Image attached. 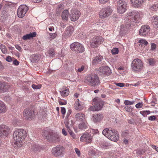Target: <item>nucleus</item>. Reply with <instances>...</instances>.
I'll return each instance as SVG.
<instances>
[{"label": "nucleus", "instance_id": "nucleus-18", "mask_svg": "<svg viewBox=\"0 0 158 158\" xmlns=\"http://www.w3.org/2000/svg\"><path fill=\"white\" fill-rule=\"evenodd\" d=\"M92 136L89 133H84L81 137L80 140L84 142L90 143L91 142Z\"/></svg>", "mask_w": 158, "mask_h": 158}, {"label": "nucleus", "instance_id": "nucleus-62", "mask_svg": "<svg viewBox=\"0 0 158 158\" xmlns=\"http://www.w3.org/2000/svg\"><path fill=\"white\" fill-rule=\"evenodd\" d=\"M140 113L144 116H146V114L145 111H140Z\"/></svg>", "mask_w": 158, "mask_h": 158}, {"label": "nucleus", "instance_id": "nucleus-30", "mask_svg": "<svg viewBox=\"0 0 158 158\" xmlns=\"http://www.w3.org/2000/svg\"><path fill=\"white\" fill-rule=\"evenodd\" d=\"M39 59V56L36 54H34L31 56L30 60L31 62H37Z\"/></svg>", "mask_w": 158, "mask_h": 158}, {"label": "nucleus", "instance_id": "nucleus-8", "mask_svg": "<svg viewBox=\"0 0 158 158\" xmlns=\"http://www.w3.org/2000/svg\"><path fill=\"white\" fill-rule=\"evenodd\" d=\"M65 148L63 146L58 145L53 148L52 152V154L56 157L62 156L64 154Z\"/></svg>", "mask_w": 158, "mask_h": 158}, {"label": "nucleus", "instance_id": "nucleus-22", "mask_svg": "<svg viewBox=\"0 0 158 158\" xmlns=\"http://www.w3.org/2000/svg\"><path fill=\"white\" fill-rule=\"evenodd\" d=\"M133 6L135 7L141 6L143 4L145 0H130Z\"/></svg>", "mask_w": 158, "mask_h": 158}, {"label": "nucleus", "instance_id": "nucleus-20", "mask_svg": "<svg viewBox=\"0 0 158 158\" xmlns=\"http://www.w3.org/2000/svg\"><path fill=\"white\" fill-rule=\"evenodd\" d=\"M113 134H111V136H110L108 139L111 140L114 142H116L119 139V136L118 132L114 130H113Z\"/></svg>", "mask_w": 158, "mask_h": 158}, {"label": "nucleus", "instance_id": "nucleus-32", "mask_svg": "<svg viewBox=\"0 0 158 158\" xmlns=\"http://www.w3.org/2000/svg\"><path fill=\"white\" fill-rule=\"evenodd\" d=\"M69 16V11L67 10H64L62 13L61 17L63 20H67Z\"/></svg>", "mask_w": 158, "mask_h": 158}, {"label": "nucleus", "instance_id": "nucleus-60", "mask_svg": "<svg viewBox=\"0 0 158 158\" xmlns=\"http://www.w3.org/2000/svg\"><path fill=\"white\" fill-rule=\"evenodd\" d=\"M13 63L16 65H18L19 64V62L16 60H15L13 61Z\"/></svg>", "mask_w": 158, "mask_h": 158}, {"label": "nucleus", "instance_id": "nucleus-39", "mask_svg": "<svg viewBox=\"0 0 158 158\" xmlns=\"http://www.w3.org/2000/svg\"><path fill=\"white\" fill-rule=\"evenodd\" d=\"M122 135L124 138H128L130 135V132L128 130H126L123 131L122 133Z\"/></svg>", "mask_w": 158, "mask_h": 158}, {"label": "nucleus", "instance_id": "nucleus-56", "mask_svg": "<svg viewBox=\"0 0 158 158\" xmlns=\"http://www.w3.org/2000/svg\"><path fill=\"white\" fill-rule=\"evenodd\" d=\"M50 37L52 39H54L55 38L56 36V34L55 33L52 34V33H50Z\"/></svg>", "mask_w": 158, "mask_h": 158}, {"label": "nucleus", "instance_id": "nucleus-9", "mask_svg": "<svg viewBox=\"0 0 158 158\" xmlns=\"http://www.w3.org/2000/svg\"><path fill=\"white\" fill-rule=\"evenodd\" d=\"M71 49L77 52H82L85 50L83 46L80 43L75 42L70 45Z\"/></svg>", "mask_w": 158, "mask_h": 158}, {"label": "nucleus", "instance_id": "nucleus-1", "mask_svg": "<svg viewBox=\"0 0 158 158\" xmlns=\"http://www.w3.org/2000/svg\"><path fill=\"white\" fill-rule=\"evenodd\" d=\"M127 15L129 19L128 22L126 24L122 25L120 28V31L122 32H125L131 25H135L140 21L139 13L137 11L131 10L128 12Z\"/></svg>", "mask_w": 158, "mask_h": 158}, {"label": "nucleus", "instance_id": "nucleus-38", "mask_svg": "<svg viewBox=\"0 0 158 158\" xmlns=\"http://www.w3.org/2000/svg\"><path fill=\"white\" fill-rule=\"evenodd\" d=\"M6 106L3 103L0 102V113L4 112L5 111Z\"/></svg>", "mask_w": 158, "mask_h": 158}, {"label": "nucleus", "instance_id": "nucleus-35", "mask_svg": "<svg viewBox=\"0 0 158 158\" xmlns=\"http://www.w3.org/2000/svg\"><path fill=\"white\" fill-rule=\"evenodd\" d=\"M147 63L151 66H154L156 62V60L153 58H149L147 59Z\"/></svg>", "mask_w": 158, "mask_h": 158}, {"label": "nucleus", "instance_id": "nucleus-48", "mask_svg": "<svg viewBox=\"0 0 158 158\" xmlns=\"http://www.w3.org/2000/svg\"><path fill=\"white\" fill-rule=\"evenodd\" d=\"M32 87L34 89H39L41 88V85H35L34 84H33L32 85Z\"/></svg>", "mask_w": 158, "mask_h": 158}, {"label": "nucleus", "instance_id": "nucleus-43", "mask_svg": "<svg viewBox=\"0 0 158 158\" xmlns=\"http://www.w3.org/2000/svg\"><path fill=\"white\" fill-rule=\"evenodd\" d=\"M135 103V101H130L129 100H126L124 101V104L127 106L130 105H131Z\"/></svg>", "mask_w": 158, "mask_h": 158}, {"label": "nucleus", "instance_id": "nucleus-64", "mask_svg": "<svg viewBox=\"0 0 158 158\" xmlns=\"http://www.w3.org/2000/svg\"><path fill=\"white\" fill-rule=\"evenodd\" d=\"M108 1V0H99V2L100 3H103L107 2Z\"/></svg>", "mask_w": 158, "mask_h": 158}, {"label": "nucleus", "instance_id": "nucleus-45", "mask_svg": "<svg viewBox=\"0 0 158 158\" xmlns=\"http://www.w3.org/2000/svg\"><path fill=\"white\" fill-rule=\"evenodd\" d=\"M68 131L70 135L72 137L73 139H77L76 136L74 133L72 132L71 130H68Z\"/></svg>", "mask_w": 158, "mask_h": 158}, {"label": "nucleus", "instance_id": "nucleus-10", "mask_svg": "<svg viewBox=\"0 0 158 158\" xmlns=\"http://www.w3.org/2000/svg\"><path fill=\"white\" fill-rule=\"evenodd\" d=\"M104 41V39L101 36L94 37L91 41V46L93 48H97Z\"/></svg>", "mask_w": 158, "mask_h": 158}, {"label": "nucleus", "instance_id": "nucleus-58", "mask_svg": "<svg viewBox=\"0 0 158 158\" xmlns=\"http://www.w3.org/2000/svg\"><path fill=\"white\" fill-rule=\"evenodd\" d=\"M116 85L121 87H123L124 86V84L120 83H116Z\"/></svg>", "mask_w": 158, "mask_h": 158}, {"label": "nucleus", "instance_id": "nucleus-61", "mask_svg": "<svg viewBox=\"0 0 158 158\" xmlns=\"http://www.w3.org/2000/svg\"><path fill=\"white\" fill-rule=\"evenodd\" d=\"M62 134L64 135H66L67 134V132L64 128L62 129Z\"/></svg>", "mask_w": 158, "mask_h": 158}, {"label": "nucleus", "instance_id": "nucleus-5", "mask_svg": "<svg viewBox=\"0 0 158 158\" xmlns=\"http://www.w3.org/2000/svg\"><path fill=\"white\" fill-rule=\"evenodd\" d=\"M132 70L136 72L141 71L143 68V64L142 61L139 59H134L131 64Z\"/></svg>", "mask_w": 158, "mask_h": 158}, {"label": "nucleus", "instance_id": "nucleus-59", "mask_svg": "<svg viewBox=\"0 0 158 158\" xmlns=\"http://www.w3.org/2000/svg\"><path fill=\"white\" fill-rule=\"evenodd\" d=\"M15 47L19 51H22V48L20 46H19L18 45H15Z\"/></svg>", "mask_w": 158, "mask_h": 158}, {"label": "nucleus", "instance_id": "nucleus-15", "mask_svg": "<svg viewBox=\"0 0 158 158\" xmlns=\"http://www.w3.org/2000/svg\"><path fill=\"white\" fill-rule=\"evenodd\" d=\"M10 129L8 126L5 125H0V137L2 136H7Z\"/></svg>", "mask_w": 158, "mask_h": 158}, {"label": "nucleus", "instance_id": "nucleus-40", "mask_svg": "<svg viewBox=\"0 0 158 158\" xmlns=\"http://www.w3.org/2000/svg\"><path fill=\"white\" fill-rule=\"evenodd\" d=\"M0 48L2 51V52L3 54H6L7 52V50L5 45L0 44Z\"/></svg>", "mask_w": 158, "mask_h": 158}, {"label": "nucleus", "instance_id": "nucleus-26", "mask_svg": "<svg viewBox=\"0 0 158 158\" xmlns=\"http://www.w3.org/2000/svg\"><path fill=\"white\" fill-rule=\"evenodd\" d=\"M41 149V148L38 144H34L31 146L30 151L34 152L36 153L39 151Z\"/></svg>", "mask_w": 158, "mask_h": 158}, {"label": "nucleus", "instance_id": "nucleus-17", "mask_svg": "<svg viewBox=\"0 0 158 158\" xmlns=\"http://www.w3.org/2000/svg\"><path fill=\"white\" fill-rule=\"evenodd\" d=\"M150 27L148 25H144L141 27L139 31V34L141 36H146L150 32Z\"/></svg>", "mask_w": 158, "mask_h": 158}, {"label": "nucleus", "instance_id": "nucleus-63", "mask_svg": "<svg viewBox=\"0 0 158 158\" xmlns=\"http://www.w3.org/2000/svg\"><path fill=\"white\" fill-rule=\"evenodd\" d=\"M152 147L153 149H155L156 150V151H157V152H158V147H157L153 145H152Z\"/></svg>", "mask_w": 158, "mask_h": 158}, {"label": "nucleus", "instance_id": "nucleus-33", "mask_svg": "<svg viewBox=\"0 0 158 158\" xmlns=\"http://www.w3.org/2000/svg\"><path fill=\"white\" fill-rule=\"evenodd\" d=\"M88 123L86 122H84L81 123L79 125V129L84 130L88 127Z\"/></svg>", "mask_w": 158, "mask_h": 158}, {"label": "nucleus", "instance_id": "nucleus-2", "mask_svg": "<svg viewBox=\"0 0 158 158\" xmlns=\"http://www.w3.org/2000/svg\"><path fill=\"white\" fill-rule=\"evenodd\" d=\"M27 132L25 130L22 129L15 130L13 134V137L15 141V146L20 147L22 145V141L24 140L27 135Z\"/></svg>", "mask_w": 158, "mask_h": 158}, {"label": "nucleus", "instance_id": "nucleus-16", "mask_svg": "<svg viewBox=\"0 0 158 158\" xmlns=\"http://www.w3.org/2000/svg\"><path fill=\"white\" fill-rule=\"evenodd\" d=\"M93 103L96 107L98 108L99 111L102 109L104 105L103 102L101 98H94L93 100Z\"/></svg>", "mask_w": 158, "mask_h": 158}, {"label": "nucleus", "instance_id": "nucleus-31", "mask_svg": "<svg viewBox=\"0 0 158 158\" xmlns=\"http://www.w3.org/2000/svg\"><path fill=\"white\" fill-rule=\"evenodd\" d=\"M103 59L102 56H96L93 60L92 63L94 64H96L102 61Z\"/></svg>", "mask_w": 158, "mask_h": 158}, {"label": "nucleus", "instance_id": "nucleus-4", "mask_svg": "<svg viewBox=\"0 0 158 158\" xmlns=\"http://www.w3.org/2000/svg\"><path fill=\"white\" fill-rule=\"evenodd\" d=\"M44 138L51 142H56L60 140L59 135L56 133L52 132H48L45 131L43 134Z\"/></svg>", "mask_w": 158, "mask_h": 158}, {"label": "nucleus", "instance_id": "nucleus-25", "mask_svg": "<svg viewBox=\"0 0 158 158\" xmlns=\"http://www.w3.org/2000/svg\"><path fill=\"white\" fill-rule=\"evenodd\" d=\"M36 33L35 32H33L32 33H30L29 34H26L23 36L22 39L24 40H27L30 39L31 38H33L36 36Z\"/></svg>", "mask_w": 158, "mask_h": 158}, {"label": "nucleus", "instance_id": "nucleus-13", "mask_svg": "<svg viewBox=\"0 0 158 158\" xmlns=\"http://www.w3.org/2000/svg\"><path fill=\"white\" fill-rule=\"evenodd\" d=\"M71 20L73 21H75L79 18L81 15L80 11L75 9H72L70 12Z\"/></svg>", "mask_w": 158, "mask_h": 158}, {"label": "nucleus", "instance_id": "nucleus-36", "mask_svg": "<svg viewBox=\"0 0 158 158\" xmlns=\"http://www.w3.org/2000/svg\"><path fill=\"white\" fill-rule=\"evenodd\" d=\"M61 95L63 97L67 96L69 93V91L68 89H66L64 90L60 91Z\"/></svg>", "mask_w": 158, "mask_h": 158}, {"label": "nucleus", "instance_id": "nucleus-7", "mask_svg": "<svg viewBox=\"0 0 158 158\" xmlns=\"http://www.w3.org/2000/svg\"><path fill=\"white\" fill-rule=\"evenodd\" d=\"M23 115L25 119L31 120L35 116V110L32 108H26L23 111Z\"/></svg>", "mask_w": 158, "mask_h": 158}, {"label": "nucleus", "instance_id": "nucleus-55", "mask_svg": "<svg viewBox=\"0 0 158 158\" xmlns=\"http://www.w3.org/2000/svg\"><path fill=\"white\" fill-rule=\"evenodd\" d=\"M59 103L60 105H65L67 104V102L65 101L64 102H62L61 101L59 100Z\"/></svg>", "mask_w": 158, "mask_h": 158}, {"label": "nucleus", "instance_id": "nucleus-49", "mask_svg": "<svg viewBox=\"0 0 158 158\" xmlns=\"http://www.w3.org/2000/svg\"><path fill=\"white\" fill-rule=\"evenodd\" d=\"M143 103L142 102H139L135 105V107L137 108H140L143 106Z\"/></svg>", "mask_w": 158, "mask_h": 158}, {"label": "nucleus", "instance_id": "nucleus-3", "mask_svg": "<svg viewBox=\"0 0 158 158\" xmlns=\"http://www.w3.org/2000/svg\"><path fill=\"white\" fill-rule=\"evenodd\" d=\"M85 82L88 85L93 87L97 86L100 83L98 76L95 74L88 75L85 77Z\"/></svg>", "mask_w": 158, "mask_h": 158}, {"label": "nucleus", "instance_id": "nucleus-46", "mask_svg": "<svg viewBox=\"0 0 158 158\" xmlns=\"http://www.w3.org/2000/svg\"><path fill=\"white\" fill-rule=\"evenodd\" d=\"M158 8V4H154L150 8L152 10H156Z\"/></svg>", "mask_w": 158, "mask_h": 158}, {"label": "nucleus", "instance_id": "nucleus-27", "mask_svg": "<svg viewBox=\"0 0 158 158\" xmlns=\"http://www.w3.org/2000/svg\"><path fill=\"white\" fill-rule=\"evenodd\" d=\"M75 118L77 120L83 121L85 120V115L83 113H79L75 115Z\"/></svg>", "mask_w": 158, "mask_h": 158}, {"label": "nucleus", "instance_id": "nucleus-23", "mask_svg": "<svg viewBox=\"0 0 158 158\" xmlns=\"http://www.w3.org/2000/svg\"><path fill=\"white\" fill-rule=\"evenodd\" d=\"M73 31V28L72 26H69L67 27L64 35L65 37L70 36L71 35Z\"/></svg>", "mask_w": 158, "mask_h": 158}, {"label": "nucleus", "instance_id": "nucleus-6", "mask_svg": "<svg viewBox=\"0 0 158 158\" xmlns=\"http://www.w3.org/2000/svg\"><path fill=\"white\" fill-rule=\"evenodd\" d=\"M118 12L120 14L124 13L127 10V4L124 0H116Z\"/></svg>", "mask_w": 158, "mask_h": 158}, {"label": "nucleus", "instance_id": "nucleus-53", "mask_svg": "<svg viewBox=\"0 0 158 158\" xmlns=\"http://www.w3.org/2000/svg\"><path fill=\"white\" fill-rule=\"evenodd\" d=\"M85 67L84 66H82L81 68H79L77 70V72H81L83 71Z\"/></svg>", "mask_w": 158, "mask_h": 158}, {"label": "nucleus", "instance_id": "nucleus-21", "mask_svg": "<svg viewBox=\"0 0 158 158\" xmlns=\"http://www.w3.org/2000/svg\"><path fill=\"white\" fill-rule=\"evenodd\" d=\"M9 84L6 82H0V92H4L7 91L10 88Z\"/></svg>", "mask_w": 158, "mask_h": 158}, {"label": "nucleus", "instance_id": "nucleus-54", "mask_svg": "<svg viewBox=\"0 0 158 158\" xmlns=\"http://www.w3.org/2000/svg\"><path fill=\"white\" fill-rule=\"evenodd\" d=\"M61 111L63 115H64L66 112L65 108L64 107H61Z\"/></svg>", "mask_w": 158, "mask_h": 158}, {"label": "nucleus", "instance_id": "nucleus-11", "mask_svg": "<svg viewBox=\"0 0 158 158\" xmlns=\"http://www.w3.org/2000/svg\"><path fill=\"white\" fill-rule=\"evenodd\" d=\"M111 8L108 6L106 8L102 9L99 13V17L101 18H104L109 16L112 12Z\"/></svg>", "mask_w": 158, "mask_h": 158}, {"label": "nucleus", "instance_id": "nucleus-24", "mask_svg": "<svg viewBox=\"0 0 158 158\" xmlns=\"http://www.w3.org/2000/svg\"><path fill=\"white\" fill-rule=\"evenodd\" d=\"M103 134L106 137L109 138L111 134H113V130L109 129L108 128H105L102 131Z\"/></svg>", "mask_w": 158, "mask_h": 158}, {"label": "nucleus", "instance_id": "nucleus-44", "mask_svg": "<svg viewBox=\"0 0 158 158\" xmlns=\"http://www.w3.org/2000/svg\"><path fill=\"white\" fill-rule=\"evenodd\" d=\"M111 52L114 55L117 54L118 52V49L117 48H114L111 50Z\"/></svg>", "mask_w": 158, "mask_h": 158}, {"label": "nucleus", "instance_id": "nucleus-37", "mask_svg": "<svg viewBox=\"0 0 158 158\" xmlns=\"http://www.w3.org/2000/svg\"><path fill=\"white\" fill-rule=\"evenodd\" d=\"M48 52L49 54V56L51 57H53L55 55V52L54 50V49L52 48H50L48 51Z\"/></svg>", "mask_w": 158, "mask_h": 158}, {"label": "nucleus", "instance_id": "nucleus-52", "mask_svg": "<svg viewBox=\"0 0 158 158\" xmlns=\"http://www.w3.org/2000/svg\"><path fill=\"white\" fill-rule=\"evenodd\" d=\"M76 153L78 156H80L81 155V153L80 150L77 148H75L74 149Z\"/></svg>", "mask_w": 158, "mask_h": 158}, {"label": "nucleus", "instance_id": "nucleus-51", "mask_svg": "<svg viewBox=\"0 0 158 158\" xmlns=\"http://www.w3.org/2000/svg\"><path fill=\"white\" fill-rule=\"evenodd\" d=\"M148 119L149 120L154 121L156 119V117L155 116L152 115L148 117Z\"/></svg>", "mask_w": 158, "mask_h": 158}, {"label": "nucleus", "instance_id": "nucleus-34", "mask_svg": "<svg viewBox=\"0 0 158 158\" xmlns=\"http://www.w3.org/2000/svg\"><path fill=\"white\" fill-rule=\"evenodd\" d=\"M139 42L140 43L139 45V47H141L143 48L148 44V42L145 40H140L139 41Z\"/></svg>", "mask_w": 158, "mask_h": 158}, {"label": "nucleus", "instance_id": "nucleus-12", "mask_svg": "<svg viewBox=\"0 0 158 158\" xmlns=\"http://www.w3.org/2000/svg\"><path fill=\"white\" fill-rule=\"evenodd\" d=\"M28 10V7L24 5H22L19 7L17 11L18 16L20 18L23 17Z\"/></svg>", "mask_w": 158, "mask_h": 158}, {"label": "nucleus", "instance_id": "nucleus-57", "mask_svg": "<svg viewBox=\"0 0 158 158\" xmlns=\"http://www.w3.org/2000/svg\"><path fill=\"white\" fill-rule=\"evenodd\" d=\"M6 60L8 62H10L12 60V58L10 56H8L6 58Z\"/></svg>", "mask_w": 158, "mask_h": 158}, {"label": "nucleus", "instance_id": "nucleus-50", "mask_svg": "<svg viewBox=\"0 0 158 158\" xmlns=\"http://www.w3.org/2000/svg\"><path fill=\"white\" fill-rule=\"evenodd\" d=\"M156 48V44L152 43L151 44V50H154Z\"/></svg>", "mask_w": 158, "mask_h": 158}, {"label": "nucleus", "instance_id": "nucleus-14", "mask_svg": "<svg viewBox=\"0 0 158 158\" xmlns=\"http://www.w3.org/2000/svg\"><path fill=\"white\" fill-rule=\"evenodd\" d=\"M98 73L104 76H109L111 73L110 68L107 66L100 67L98 69Z\"/></svg>", "mask_w": 158, "mask_h": 158}, {"label": "nucleus", "instance_id": "nucleus-41", "mask_svg": "<svg viewBox=\"0 0 158 158\" xmlns=\"http://www.w3.org/2000/svg\"><path fill=\"white\" fill-rule=\"evenodd\" d=\"M75 108L76 110H79L81 109V105L79 102L78 99L77 100L75 103Z\"/></svg>", "mask_w": 158, "mask_h": 158}, {"label": "nucleus", "instance_id": "nucleus-47", "mask_svg": "<svg viewBox=\"0 0 158 158\" xmlns=\"http://www.w3.org/2000/svg\"><path fill=\"white\" fill-rule=\"evenodd\" d=\"M125 110L127 112H131L132 111V108L131 106H126L124 107Z\"/></svg>", "mask_w": 158, "mask_h": 158}, {"label": "nucleus", "instance_id": "nucleus-19", "mask_svg": "<svg viewBox=\"0 0 158 158\" xmlns=\"http://www.w3.org/2000/svg\"><path fill=\"white\" fill-rule=\"evenodd\" d=\"M103 114L100 113L94 114L92 115V119L94 123H98L103 119Z\"/></svg>", "mask_w": 158, "mask_h": 158}, {"label": "nucleus", "instance_id": "nucleus-29", "mask_svg": "<svg viewBox=\"0 0 158 158\" xmlns=\"http://www.w3.org/2000/svg\"><path fill=\"white\" fill-rule=\"evenodd\" d=\"M71 123H70L69 121V119H67V120H65L64 123L66 127L67 128L68 131V130L71 129L70 128L73 126V122L72 120H71Z\"/></svg>", "mask_w": 158, "mask_h": 158}, {"label": "nucleus", "instance_id": "nucleus-42", "mask_svg": "<svg viewBox=\"0 0 158 158\" xmlns=\"http://www.w3.org/2000/svg\"><path fill=\"white\" fill-rule=\"evenodd\" d=\"M88 110L89 111H99L98 108L96 107L94 105L91 106L89 108Z\"/></svg>", "mask_w": 158, "mask_h": 158}, {"label": "nucleus", "instance_id": "nucleus-28", "mask_svg": "<svg viewBox=\"0 0 158 158\" xmlns=\"http://www.w3.org/2000/svg\"><path fill=\"white\" fill-rule=\"evenodd\" d=\"M151 21L154 26L158 28V16H153L152 18Z\"/></svg>", "mask_w": 158, "mask_h": 158}]
</instances>
